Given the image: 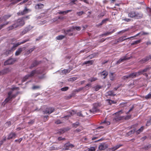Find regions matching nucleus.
<instances>
[{
  "label": "nucleus",
  "mask_w": 151,
  "mask_h": 151,
  "mask_svg": "<svg viewBox=\"0 0 151 151\" xmlns=\"http://www.w3.org/2000/svg\"><path fill=\"white\" fill-rule=\"evenodd\" d=\"M150 69V68L149 67H147L143 70H140L137 72L132 73L129 74V75L124 76L122 78L124 80L129 78H133L136 77L137 76L142 74H143V75L145 76L147 78L148 76V75L147 73H145L149 70Z\"/></svg>",
  "instance_id": "obj_1"
},
{
  "label": "nucleus",
  "mask_w": 151,
  "mask_h": 151,
  "mask_svg": "<svg viewBox=\"0 0 151 151\" xmlns=\"http://www.w3.org/2000/svg\"><path fill=\"white\" fill-rule=\"evenodd\" d=\"M24 22L23 19H19L15 22L14 23L7 28L8 30H12L16 28L19 26H22L24 24Z\"/></svg>",
  "instance_id": "obj_2"
},
{
  "label": "nucleus",
  "mask_w": 151,
  "mask_h": 151,
  "mask_svg": "<svg viewBox=\"0 0 151 151\" xmlns=\"http://www.w3.org/2000/svg\"><path fill=\"white\" fill-rule=\"evenodd\" d=\"M122 113L123 111L122 110H121L114 114L113 115H116V116L113 119V120H115L116 121H118L123 119H124L126 120H128L131 117V115H127L126 116H120V115Z\"/></svg>",
  "instance_id": "obj_3"
},
{
  "label": "nucleus",
  "mask_w": 151,
  "mask_h": 151,
  "mask_svg": "<svg viewBox=\"0 0 151 151\" xmlns=\"http://www.w3.org/2000/svg\"><path fill=\"white\" fill-rule=\"evenodd\" d=\"M130 59V57L127 58L126 56H124L121 58L117 62L116 64H119L123 62L126 60H128Z\"/></svg>",
  "instance_id": "obj_4"
},
{
  "label": "nucleus",
  "mask_w": 151,
  "mask_h": 151,
  "mask_svg": "<svg viewBox=\"0 0 151 151\" xmlns=\"http://www.w3.org/2000/svg\"><path fill=\"white\" fill-rule=\"evenodd\" d=\"M29 40H24L23 41H22V42H17V43H16L14 44H13V46L12 47V50H15L16 48L17 47V46H18L19 45H20L23 44V43L26 42H27V41H28Z\"/></svg>",
  "instance_id": "obj_5"
},
{
  "label": "nucleus",
  "mask_w": 151,
  "mask_h": 151,
  "mask_svg": "<svg viewBox=\"0 0 151 151\" xmlns=\"http://www.w3.org/2000/svg\"><path fill=\"white\" fill-rule=\"evenodd\" d=\"M15 61L16 60L14 59H9L4 62V65H5L13 64Z\"/></svg>",
  "instance_id": "obj_6"
},
{
  "label": "nucleus",
  "mask_w": 151,
  "mask_h": 151,
  "mask_svg": "<svg viewBox=\"0 0 151 151\" xmlns=\"http://www.w3.org/2000/svg\"><path fill=\"white\" fill-rule=\"evenodd\" d=\"M54 111V109L53 108H49L46 109L45 111H43V114H50Z\"/></svg>",
  "instance_id": "obj_7"
},
{
  "label": "nucleus",
  "mask_w": 151,
  "mask_h": 151,
  "mask_svg": "<svg viewBox=\"0 0 151 151\" xmlns=\"http://www.w3.org/2000/svg\"><path fill=\"white\" fill-rule=\"evenodd\" d=\"M25 49L26 47H20L18 48L15 52V55L17 56L19 55L22 52L25 50Z\"/></svg>",
  "instance_id": "obj_8"
},
{
  "label": "nucleus",
  "mask_w": 151,
  "mask_h": 151,
  "mask_svg": "<svg viewBox=\"0 0 151 151\" xmlns=\"http://www.w3.org/2000/svg\"><path fill=\"white\" fill-rule=\"evenodd\" d=\"M108 147V145L104 143L101 144L99 146V148L101 150H104Z\"/></svg>",
  "instance_id": "obj_9"
},
{
  "label": "nucleus",
  "mask_w": 151,
  "mask_h": 151,
  "mask_svg": "<svg viewBox=\"0 0 151 151\" xmlns=\"http://www.w3.org/2000/svg\"><path fill=\"white\" fill-rule=\"evenodd\" d=\"M74 147L73 145L69 143H67L64 145V148L63 149V150H68L70 147L72 148Z\"/></svg>",
  "instance_id": "obj_10"
},
{
  "label": "nucleus",
  "mask_w": 151,
  "mask_h": 151,
  "mask_svg": "<svg viewBox=\"0 0 151 151\" xmlns=\"http://www.w3.org/2000/svg\"><path fill=\"white\" fill-rule=\"evenodd\" d=\"M16 136L17 135L15 133L12 132L8 135L7 139H10L12 138H15Z\"/></svg>",
  "instance_id": "obj_11"
},
{
  "label": "nucleus",
  "mask_w": 151,
  "mask_h": 151,
  "mask_svg": "<svg viewBox=\"0 0 151 151\" xmlns=\"http://www.w3.org/2000/svg\"><path fill=\"white\" fill-rule=\"evenodd\" d=\"M139 35V34H137L136 36H133V37H128V38H126V39H123V37H120L118 40H117V42L116 43V44H117V43H118V42H121L124 40H127V39H130V38H134V37H135L137 36L138 35Z\"/></svg>",
  "instance_id": "obj_12"
},
{
  "label": "nucleus",
  "mask_w": 151,
  "mask_h": 151,
  "mask_svg": "<svg viewBox=\"0 0 151 151\" xmlns=\"http://www.w3.org/2000/svg\"><path fill=\"white\" fill-rule=\"evenodd\" d=\"M30 11L31 10L30 9L25 8L23 11L18 13V14L19 15H23Z\"/></svg>",
  "instance_id": "obj_13"
},
{
  "label": "nucleus",
  "mask_w": 151,
  "mask_h": 151,
  "mask_svg": "<svg viewBox=\"0 0 151 151\" xmlns=\"http://www.w3.org/2000/svg\"><path fill=\"white\" fill-rule=\"evenodd\" d=\"M12 92L11 91H9L8 93V96L7 98H6L5 101L4 102L5 103H6L8 102L9 101H10L12 99V97H11V94H12Z\"/></svg>",
  "instance_id": "obj_14"
},
{
  "label": "nucleus",
  "mask_w": 151,
  "mask_h": 151,
  "mask_svg": "<svg viewBox=\"0 0 151 151\" xmlns=\"http://www.w3.org/2000/svg\"><path fill=\"white\" fill-rule=\"evenodd\" d=\"M29 27H27L25 28L21 32L20 35H22L26 34L27 32L29 31L31 29H29Z\"/></svg>",
  "instance_id": "obj_15"
},
{
  "label": "nucleus",
  "mask_w": 151,
  "mask_h": 151,
  "mask_svg": "<svg viewBox=\"0 0 151 151\" xmlns=\"http://www.w3.org/2000/svg\"><path fill=\"white\" fill-rule=\"evenodd\" d=\"M91 86V84L90 83H88L87 84L86 86L85 87H82L81 88H79L78 89L76 90V92H78L80 91H81L84 88H88V87H89Z\"/></svg>",
  "instance_id": "obj_16"
},
{
  "label": "nucleus",
  "mask_w": 151,
  "mask_h": 151,
  "mask_svg": "<svg viewBox=\"0 0 151 151\" xmlns=\"http://www.w3.org/2000/svg\"><path fill=\"white\" fill-rule=\"evenodd\" d=\"M9 69L6 68L0 71V75L5 74L9 72Z\"/></svg>",
  "instance_id": "obj_17"
},
{
  "label": "nucleus",
  "mask_w": 151,
  "mask_h": 151,
  "mask_svg": "<svg viewBox=\"0 0 151 151\" xmlns=\"http://www.w3.org/2000/svg\"><path fill=\"white\" fill-rule=\"evenodd\" d=\"M122 146V145H116V146L114 147H113L110 148V149L112 150V151H115V150H117L118 148H119L120 147Z\"/></svg>",
  "instance_id": "obj_18"
},
{
  "label": "nucleus",
  "mask_w": 151,
  "mask_h": 151,
  "mask_svg": "<svg viewBox=\"0 0 151 151\" xmlns=\"http://www.w3.org/2000/svg\"><path fill=\"white\" fill-rule=\"evenodd\" d=\"M11 16V15L10 14L6 15H4V17H3L2 19V22L6 21Z\"/></svg>",
  "instance_id": "obj_19"
},
{
  "label": "nucleus",
  "mask_w": 151,
  "mask_h": 151,
  "mask_svg": "<svg viewBox=\"0 0 151 151\" xmlns=\"http://www.w3.org/2000/svg\"><path fill=\"white\" fill-rule=\"evenodd\" d=\"M101 76H104V78L105 79L108 75V72L106 71H104L100 73Z\"/></svg>",
  "instance_id": "obj_20"
},
{
  "label": "nucleus",
  "mask_w": 151,
  "mask_h": 151,
  "mask_svg": "<svg viewBox=\"0 0 151 151\" xmlns=\"http://www.w3.org/2000/svg\"><path fill=\"white\" fill-rule=\"evenodd\" d=\"M93 60H88L85 62L83 63V65L84 64H88V65H91L93 64Z\"/></svg>",
  "instance_id": "obj_21"
},
{
  "label": "nucleus",
  "mask_w": 151,
  "mask_h": 151,
  "mask_svg": "<svg viewBox=\"0 0 151 151\" xmlns=\"http://www.w3.org/2000/svg\"><path fill=\"white\" fill-rule=\"evenodd\" d=\"M44 6V5L42 4H39L36 5L35 6V8L36 9H39L43 8Z\"/></svg>",
  "instance_id": "obj_22"
},
{
  "label": "nucleus",
  "mask_w": 151,
  "mask_h": 151,
  "mask_svg": "<svg viewBox=\"0 0 151 151\" xmlns=\"http://www.w3.org/2000/svg\"><path fill=\"white\" fill-rule=\"evenodd\" d=\"M110 79L111 81H113L114 80L115 75L114 73H111L109 74Z\"/></svg>",
  "instance_id": "obj_23"
},
{
  "label": "nucleus",
  "mask_w": 151,
  "mask_h": 151,
  "mask_svg": "<svg viewBox=\"0 0 151 151\" xmlns=\"http://www.w3.org/2000/svg\"><path fill=\"white\" fill-rule=\"evenodd\" d=\"M128 16L131 18H135L136 16V13L134 12H131L129 13Z\"/></svg>",
  "instance_id": "obj_24"
},
{
  "label": "nucleus",
  "mask_w": 151,
  "mask_h": 151,
  "mask_svg": "<svg viewBox=\"0 0 151 151\" xmlns=\"http://www.w3.org/2000/svg\"><path fill=\"white\" fill-rule=\"evenodd\" d=\"M142 15L140 13H136V16L135 18L136 19H139L142 18Z\"/></svg>",
  "instance_id": "obj_25"
},
{
  "label": "nucleus",
  "mask_w": 151,
  "mask_h": 151,
  "mask_svg": "<svg viewBox=\"0 0 151 151\" xmlns=\"http://www.w3.org/2000/svg\"><path fill=\"white\" fill-rule=\"evenodd\" d=\"M144 127H142L140 129L136 131V133L137 134H139L141 132H142L144 129Z\"/></svg>",
  "instance_id": "obj_26"
},
{
  "label": "nucleus",
  "mask_w": 151,
  "mask_h": 151,
  "mask_svg": "<svg viewBox=\"0 0 151 151\" xmlns=\"http://www.w3.org/2000/svg\"><path fill=\"white\" fill-rule=\"evenodd\" d=\"M71 10H68L66 11H60L58 13L59 14H67L69 12H71Z\"/></svg>",
  "instance_id": "obj_27"
},
{
  "label": "nucleus",
  "mask_w": 151,
  "mask_h": 151,
  "mask_svg": "<svg viewBox=\"0 0 151 151\" xmlns=\"http://www.w3.org/2000/svg\"><path fill=\"white\" fill-rule=\"evenodd\" d=\"M99 111V110L96 108L94 107L93 106V108L91 109L90 110V111L91 112L94 113L95 112H97Z\"/></svg>",
  "instance_id": "obj_28"
},
{
  "label": "nucleus",
  "mask_w": 151,
  "mask_h": 151,
  "mask_svg": "<svg viewBox=\"0 0 151 151\" xmlns=\"http://www.w3.org/2000/svg\"><path fill=\"white\" fill-rule=\"evenodd\" d=\"M39 63L38 62L36 61H35L32 64V65L30 67V68H32L33 67L36 66Z\"/></svg>",
  "instance_id": "obj_29"
},
{
  "label": "nucleus",
  "mask_w": 151,
  "mask_h": 151,
  "mask_svg": "<svg viewBox=\"0 0 151 151\" xmlns=\"http://www.w3.org/2000/svg\"><path fill=\"white\" fill-rule=\"evenodd\" d=\"M101 104L100 103H96L94 104V107L97 108L101 106Z\"/></svg>",
  "instance_id": "obj_30"
},
{
  "label": "nucleus",
  "mask_w": 151,
  "mask_h": 151,
  "mask_svg": "<svg viewBox=\"0 0 151 151\" xmlns=\"http://www.w3.org/2000/svg\"><path fill=\"white\" fill-rule=\"evenodd\" d=\"M65 37V36L60 35L57 36L56 37V39L58 40H60L63 39Z\"/></svg>",
  "instance_id": "obj_31"
},
{
  "label": "nucleus",
  "mask_w": 151,
  "mask_h": 151,
  "mask_svg": "<svg viewBox=\"0 0 151 151\" xmlns=\"http://www.w3.org/2000/svg\"><path fill=\"white\" fill-rule=\"evenodd\" d=\"M36 74H42L43 72V69L36 70Z\"/></svg>",
  "instance_id": "obj_32"
},
{
  "label": "nucleus",
  "mask_w": 151,
  "mask_h": 151,
  "mask_svg": "<svg viewBox=\"0 0 151 151\" xmlns=\"http://www.w3.org/2000/svg\"><path fill=\"white\" fill-rule=\"evenodd\" d=\"M108 20V19H103L98 26L102 25L103 24L106 23V22Z\"/></svg>",
  "instance_id": "obj_33"
},
{
  "label": "nucleus",
  "mask_w": 151,
  "mask_h": 151,
  "mask_svg": "<svg viewBox=\"0 0 151 151\" xmlns=\"http://www.w3.org/2000/svg\"><path fill=\"white\" fill-rule=\"evenodd\" d=\"M95 89L96 91H98L101 88V86L99 85H97L93 87Z\"/></svg>",
  "instance_id": "obj_34"
},
{
  "label": "nucleus",
  "mask_w": 151,
  "mask_h": 151,
  "mask_svg": "<svg viewBox=\"0 0 151 151\" xmlns=\"http://www.w3.org/2000/svg\"><path fill=\"white\" fill-rule=\"evenodd\" d=\"M36 74V70L32 71L31 73L29 75L30 77L33 76L35 74Z\"/></svg>",
  "instance_id": "obj_35"
},
{
  "label": "nucleus",
  "mask_w": 151,
  "mask_h": 151,
  "mask_svg": "<svg viewBox=\"0 0 151 151\" xmlns=\"http://www.w3.org/2000/svg\"><path fill=\"white\" fill-rule=\"evenodd\" d=\"M114 32H115L114 29H113V31H111V32H107L106 33L103 34V35H110V34H111L112 33Z\"/></svg>",
  "instance_id": "obj_36"
},
{
  "label": "nucleus",
  "mask_w": 151,
  "mask_h": 151,
  "mask_svg": "<svg viewBox=\"0 0 151 151\" xmlns=\"http://www.w3.org/2000/svg\"><path fill=\"white\" fill-rule=\"evenodd\" d=\"M65 132V129H61L59 130V131L58 132V134H61L64 133V132Z\"/></svg>",
  "instance_id": "obj_37"
},
{
  "label": "nucleus",
  "mask_w": 151,
  "mask_h": 151,
  "mask_svg": "<svg viewBox=\"0 0 151 151\" xmlns=\"http://www.w3.org/2000/svg\"><path fill=\"white\" fill-rule=\"evenodd\" d=\"M29 77H30L29 75H27L25 76L23 79L22 81L24 82L28 79Z\"/></svg>",
  "instance_id": "obj_38"
},
{
  "label": "nucleus",
  "mask_w": 151,
  "mask_h": 151,
  "mask_svg": "<svg viewBox=\"0 0 151 151\" xmlns=\"http://www.w3.org/2000/svg\"><path fill=\"white\" fill-rule=\"evenodd\" d=\"M135 129L132 130L130 131L129 132H128L127 133V135L128 136H129L130 135H131V134H132L133 133H134L135 132Z\"/></svg>",
  "instance_id": "obj_39"
},
{
  "label": "nucleus",
  "mask_w": 151,
  "mask_h": 151,
  "mask_svg": "<svg viewBox=\"0 0 151 151\" xmlns=\"http://www.w3.org/2000/svg\"><path fill=\"white\" fill-rule=\"evenodd\" d=\"M145 98L147 99H151V93H150L146 96Z\"/></svg>",
  "instance_id": "obj_40"
},
{
  "label": "nucleus",
  "mask_w": 151,
  "mask_h": 151,
  "mask_svg": "<svg viewBox=\"0 0 151 151\" xmlns=\"http://www.w3.org/2000/svg\"><path fill=\"white\" fill-rule=\"evenodd\" d=\"M9 22H7L6 23L0 25V30L1 29H2V28L4 27V26L8 24H9Z\"/></svg>",
  "instance_id": "obj_41"
},
{
  "label": "nucleus",
  "mask_w": 151,
  "mask_h": 151,
  "mask_svg": "<svg viewBox=\"0 0 151 151\" xmlns=\"http://www.w3.org/2000/svg\"><path fill=\"white\" fill-rule=\"evenodd\" d=\"M35 47H33V48H31L30 50H29L27 51V53L29 54V53H31L33 51V50L35 49Z\"/></svg>",
  "instance_id": "obj_42"
},
{
  "label": "nucleus",
  "mask_w": 151,
  "mask_h": 151,
  "mask_svg": "<svg viewBox=\"0 0 151 151\" xmlns=\"http://www.w3.org/2000/svg\"><path fill=\"white\" fill-rule=\"evenodd\" d=\"M70 70L68 71V70H64L62 71V73L63 74H66V73H69Z\"/></svg>",
  "instance_id": "obj_43"
},
{
  "label": "nucleus",
  "mask_w": 151,
  "mask_h": 151,
  "mask_svg": "<svg viewBox=\"0 0 151 151\" xmlns=\"http://www.w3.org/2000/svg\"><path fill=\"white\" fill-rule=\"evenodd\" d=\"M97 80V78H91L89 79H88V81H90L91 82Z\"/></svg>",
  "instance_id": "obj_44"
},
{
  "label": "nucleus",
  "mask_w": 151,
  "mask_h": 151,
  "mask_svg": "<svg viewBox=\"0 0 151 151\" xmlns=\"http://www.w3.org/2000/svg\"><path fill=\"white\" fill-rule=\"evenodd\" d=\"M107 93L108 95L109 96H114L115 95L114 94L113 92L112 91H109Z\"/></svg>",
  "instance_id": "obj_45"
},
{
  "label": "nucleus",
  "mask_w": 151,
  "mask_h": 151,
  "mask_svg": "<svg viewBox=\"0 0 151 151\" xmlns=\"http://www.w3.org/2000/svg\"><path fill=\"white\" fill-rule=\"evenodd\" d=\"M79 122H76L75 123L73 124V127L76 128L79 125Z\"/></svg>",
  "instance_id": "obj_46"
},
{
  "label": "nucleus",
  "mask_w": 151,
  "mask_h": 151,
  "mask_svg": "<svg viewBox=\"0 0 151 151\" xmlns=\"http://www.w3.org/2000/svg\"><path fill=\"white\" fill-rule=\"evenodd\" d=\"M146 62V60L145 58H144L142 59V60H140L139 61V62L141 63H143Z\"/></svg>",
  "instance_id": "obj_47"
},
{
  "label": "nucleus",
  "mask_w": 151,
  "mask_h": 151,
  "mask_svg": "<svg viewBox=\"0 0 151 151\" xmlns=\"http://www.w3.org/2000/svg\"><path fill=\"white\" fill-rule=\"evenodd\" d=\"M140 42V40H138L136 41H134L133 43L132 44V45H134L137 44Z\"/></svg>",
  "instance_id": "obj_48"
},
{
  "label": "nucleus",
  "mask_w": 151,
  "mask_h": 151,
  "mask_svg": "<svg viewBox=\"0 0 151 151\" xmlns=\"http://www.w3.org/2000/svg\"><path fill=\"white\" fill-rule=\"evenodd\" d=\"M40 86H33L32 87V89L33 90H35L37 89L40 88Z\"/></svg>",
  "instance_id": "obj_49"
},
{
  "label": "nucleus",
  "mask_w": 151,
  "mask_h": 151,
  "mask_svg": "<svg viewBox=\"0 0 151 151\" xmlns=\"http://www.w3.org/2000/svg\"><path fill=\"white\" fill-rule=\"evenodd\" d=\"M68 87H65L61 88V90L63 91H65L68 90Z\"/></svg>",
  "instance_id": "obj_50"
},
{
  "label": "nucleus",
  "mask_w": 151,
  "mask_h": 151,
  "mask_svg": "<svg viewBox=\"0 0 151 151\" xmlns=\"http://www.w3.org/2000/svg\"><path fill=\"white\" fill-rule=\"evenodd\" d=\"M145 60H146V62L147 61H148L150 59H151V56H147L145 58Z\"/></svg>",
  "instance_id": "obj_51"
},
{
  "label": "nucleus",
  "mask_w": 151,
  "mask_h": 151,
  "mask_svg": "<svg viewBox=\"0 0 151 151\" xmlns=\"http://www.w3.org/2000/svg\"><path fill=\"white\" fill-rule=\"evenodd\" d=\"M72 97L71 95H69L68 96H66L65 97V99H70Z\"/></svg>",
  "instance_id": "obj_52"
},
{
  "label": "nucleus",
  "mask_w": 151,
  "mask_h": 151,
  "mask_svg": "<svg viewBox=\"0 0 151 151\" xmlns=\"http://www.w3.org/2000/svg\"><path fill=\"white\" fill-rule=\"evenodd\" d=\"M102 123L105 124L106 125H109L110 124V123L109 122L106 121H105L103 122Z\"/></svg>",
  "instance_id": "obj_53"
},
{
  "label": "nucleus",
  "mask_w": 151,
  "mask_h": 151,
  "mask_svg": "<svg viewBox=\"0 0 151 151\" xmlns=\"http://www.w3.org/2000/svg\"><path fill=\"white\" fill-rule=\"evenodd\" d=\"M151 124V119L149 121L147 122L146 125L147 126H149Z\"/></svg>",
  "instance_id": "obj_54"
},
{
  "label": "nucleus",
  "mask_w": 151,
  "mask_h": 151,
  "mask_svg": "<svg viewBox=\"0 0 151 151\" xmlns=\"http://www.w3.org/2000/svg\"><path fill=\"white\" fill-rule=\"evenodd\" d=\"M96 150L95 148L93 147H91L89 149V150L90 151H94Z\"/></svg>",
  "instance_id": "obj_55"
},
{
  "label": "nucleus",
  "mask_w": 151,
  "mask_h": 151,
  "mask_svg": "<svg viewBox=\"0 0 151 151\" xmlns=\"http://www.w3.org/2000/svg\"><path fill=\"white\" fill-rule=\"evenodd\" d=\"M84 13L83 11L77 13V14L78 16H81Z\"/></svg>",
  "instance_id": "obj_56"
},
{
  "label": "nucleus",
  "mask_w": 151,
  "mask_h": 151,
  "mask_svg": "<svg viewBox=\"0 0 151 151\" xmlns=\"http://www.w3.org/2000/svg\"><path fill=\"white\" fill-rule=\"evenodd\" d=\"M127 31H128L127 29L124 30H122V31H120L119 32H118V34H119L120 33H124L127 32Z\"/></svg>",
  "instance_id": "obj_57"
},
{
  "label": "nucleus",
  "mask_w": 151,
  "mask_h": 151,
  "mask_svg": "<svg viewBox=\"0 0 151 151\" xmlns=\"http://www.w3.org/2000/svg\"><path fill=\"white\" fill-rule=\"evenodd\" d=\"M134 108V106H133L129 110V111L126 113V114H128L131 111H132Z\"/></svg>",
  "instance_id": "obj_58"
},
{
  "label": "nucleus",
  "mask_w": 151,
  "mask_h": 151,
  "mask_svg": "<svg viewBox=\"0 0 151 151\" xmlns=\"http://www.w3.org/2000/svg\"><path fill=\"white\" fill-rule=\"evenodd\" d=\"M77 115L80 117H83V115L82 114L81 112H79L77 113Z\"/></svg>",
  "instance_id": "obj_59"
},
{
  "label": "nucleus",
  "mask_w": 151,
  "mask_h": 151,
  "mask_svg": "<svg viewBox=\"0 0 151 151\" xmlns=\"http://www.w3.org/2000/svg\"><path fill=\"white\" fill-rule=\"evenodd\" d=\"M75 29H76L77 30H80L81 29V28L80 27H74Z\"/></svg>",
  "instance_id": "obj_60"
},
{
  "label": "nucleus",
  "mask_w": 151,
  "mask_h": 151,
  "mask_svg": "<svg viewBox=\"0 0 151 151\" xmlns=\"http://www.w3.org/2000/svg\"><path fill=\"white\" fill-rule=\"evenodd\" d=\"M22 138H20L19 139L15 140V142H18L19 143H20L22 140Z\"/></svg>",
  "instance_id": "obj_61"
},
{
  "label": "nucleus",
  "mask_w": 151,
  "mask_h": 151,
  "mask_svg": "<svg viewBox=\"0 0 151 151\" xmlns=\"http://www.w3.org/2000/svg\"><path fill=\"white\" fill-rule=\"evenodd\" d=\"M62 122L60 121V120H58L55 122V123L57 124H59L61 123Z\"/></svg>",
  "instance_id": "obj_62"
},
{
  "label": "nucleus",
  "mask_w": 151,
  "mask_h": 151,
  "mask_svg": "<svg viewBox=\"0 0 151 151\" xmlns=\"http://www.w3.org/2000/svg\"><path fill=\"white\" fill-rule=\"evenodd\" d=\"M124 20V21L127 22H129L130 21L131 19H125L122 20Z\"/></svg>",
  "instance_id": "obj_63"
},
{
  "label": "nucleus",
  "mask_w": 151,
  "mask_h": 151,
  "mask_svg": "<svg viewBox=\"0 0 151 151\" xmlns=\"http://www.w3.org/2000/svg\"><path fill=\"white\" fill-rule=\"evenodd\" d=\"M107 101H108V103L110 105L113 102V101H112L111 100H107Z\"/></svg>",
  "instance_id": "obj_64"
}]
</instances>
